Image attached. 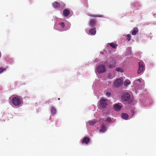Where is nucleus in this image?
<instances>
[{
	"instance_id": "nucleus-3",
	"label": "nucleus",
	"mask_w": 156,
	"mask_h": 156,
	"mask_svg": "<svg viewBox=\"0 0 156 156\" xmlns=\"http://www.w3.org/2000/svg\"><path fill=\"white\" fill-rule=\"evenodd\" d=\"M123 83V80L121 78L117 79L113 83V86L115 87L118 88L122 86Z\"/></svg>"
},
{
	"instance_id": "nucleus-26",
	"label": "nucleus",
	"mask_w": 156,
	"mask_h": 156,
	"mask_svg": "<svg viewBox=\"0 0 156 156\" xmlns=\"http://www.w3.org/2000/svg\"><path fill=\"white\" fill-rule=\"evenodd\" d=\"M106 121L108 122H110L111 121V119L110 118H107L106 119Z\"/></svg>"
},
{
	"instance_id": "nucleus-5",
	"label": "nucleus",
	"mask_w": 156,
	"mask_h": 156,
	"mask_svg": "<svg viewBox=\"0 0 156 156\" xmlns=\"http://www.w3.org/2000/svg\"><path fill=\"white\" fill-rule=\"evenodd\" d=\"M139 69L137 72L138 74L140 73L144 69V63L143 62H140L138 63Z\"/></svg>"
},
{
	"instance_id": "nucleus-17",
	"label": "nucleus",
	"mask_w": 156,
	"mask_h": 156,
	"mask_svg": "<svg viewBox=\"0 0 156 156\" xmlns=\"http://www.w3.org/2000/svg\"><path fill=\"white\" fill-rule=\"evenodd\" d=\"M131 82L129 80H126L124 83V85L125 86H127L130 84Z\"/></svg>"
},
{
	"instance_id": "nucleus-7",
	"label": "nucleus",
	"mask_w": 156,
	"mask_h": 156,
	"mask_svg": "<svg viewBox=\"0 0 156 156\" xmlns=\"http://www.w3.org/2000/svg\"><path fill=\"white\" fill-rule=\"evenodd\" d=\"M116 64V62L115 60L112 58L111 60L109 63V65L108 66L109 68H114Z\"/></svg>"
},
{
	"instance_id": "nucleus-27",
	"label": "nucleus",
	"mask_w": 156,
	"mask_h": 156,
	"mask_svg": "<svg viewBox=\"0 0 156 156\" xmlns=\"http://www.w3.org/2000/svg\"><path fill=\"white\" fill-rule=\"evenodd\" d=\"M111 95V94L110 92H107L106 93V95L108 97L110 96Z\"/></svg>"
},
{
	"instance_id": "nucleus-30",
	"label": "nucleus",
	"mask_w": 156,
	"mask_h": 156,
	"mask_svg": "<svg viewBox=\"0 0 156 156\" xmlns=\"http://www.w3.org/2000/svg\"><path fill=\"white\" fill-rule=\"evenodd\" d=\"M132 5L133 6H135V5L134 4H133Z\"/></svg>"
},
{
	"instance_id": "nucleus-21",
	"label": "nucleus",
	"mask_w": 156,
	"mask_h": 156,
	"mask_svg": "<svg viewBox=\"0 0 156 156\" xmlns=\"http://www.w3.org/2000/svg\"><path fill=\"white\" fill-rule=\"evenodd\" d=\"M96 122L95 120H93L90 122H89V124L90 125L93 126L95 124Z\"/></svg>"
},
{
	"instance_id": "nucleus-6",
	"label": "nucleus",
	"mask_w": 156,
	"mask_h": 156,
	"mask_svg": "<svg viewBox=\"0 0 156 156\" xmlns=\"http://www.w3.org/2000/svg\"><path fill=\"white\" fill-rule=\"evenodd\" d=\"M97 71L99 73H103L105 71V66L104 65H99L97 68Z\"/></svg>"
},
{
	"instance_id": "nucleus-19",
	"label": "nucleus",
	"mask_w": 156,
	"mask_h": 156,
	"mask_svg": "<svg viewBox=\"0 0 156 156\" xmlns=\"http://www.w3.org/2000/svg\"><path fill=\"white\" fill-rule=\"evenodd\" d=\"M51 112L52 114H55L56 112V110L54 107H51Z\"/></svg>"
},
{
	"instance_id": "nucleus-13",
	"label": "nucleus",
	"mask_w": 156,
	"mask_h": 156,
	"mask_svg": "<svg viewBox=\"0 0 156 156\" xmlns=\"http://www.w3.org/2000/svg\"><path fill=\"white\" fill-rule=\"evenodd\" d=\"M106 129V127L105 125L104 124H102L101 126V129L100 130V132H104Z\"/></svg>"
},
{
	"instance_id": "nucleus-15",
	"label": "nucleus",
	"mask_w": 156,
	"mask_h": 156,
	"mask_svg": "<svg viewBox=\"0 0 156 156\" xmlns=\"http://www.w3.org/2000/svg\"><path fill=\"white\" fill-rule=\"evenodd\" d=\"M121 117L124 119L127 120L129 118V116L126 113H122Z\"/></svg>"
},
{
	"instance_id": "nucleus-24",
	"label": "nucleus",
	"mask_w": 156,
	"mask_h": 156,
	"mask_svg": "<svg viewBox=\"0 0 156 156\" xmlns=\"http://www.w3.org/2000/svg\"><path fill=\"white\" fill-rule=\"evenodd\" d=\"M59 24L61 25L62 28H64L65 26V23L63 22H61L59 23Z\"/></svg>"
},
{
	"instance_id": "nucleus-10",
	"label": "nucleus",
	"mask_w": 156,
	"mask_h": 156,
	"mask_svg": "<svg viewBox=\"0 0 156 156\" xmlns=\"http://www.w3.org/2000/svg\"><path fill=\"white\" fill-rule=\"evenodd\" d=\"M96 20L92 19L90 20L89 24L91 27H93L96 25Z\"/></svg>"
},
{
	"instance_id": "nucleus-20",
	"label": "nucleus",
	"mask_w": 156,
	"mask_h": 156,
	"mask_svg": "<svg viewBox=\"0 0 156 156\" xmlns=\"http://www.w3.org/2000/svg\"><path fill=\"white\" fill-rule=\"evenodd\" d=\"M89 16H90V17H102V16L101 15H89Z\"/></svg>"
},
{
	"instance_id": "nucleus-2",
	"label": "nucleus",
	"mask_w": 156,
	"mask_h": 156,
	"mask_svg": "<svg viewBox=\"0 0 156 156\" xmlns=\"http://www.w3.org/2000/svg\"><path fill=\"white\" fill-rule=\"evenodd\" d=\"M122 100L123 101H129L130 100V94L126 92L123 93L121 98Z\"/></svg>"
},
{
	"instance_id": "nucleus-18",
	"label": "nucleus",
	"mask_w": 156,
	"mask_h": 156,
	"mask_svg": "<svg viewBox=\"0 0 156 156\" xmlns=\"http://www.w3.org/2000/svg\"><path fill=\"white\" fill-rule=\"evenodd\" d=\"M109 45L111 47H112L114 48H116V47L117 46V45L115 44L114 43H110L109 44Z\"/></svg>"
},
{
	"instance_id": "nucleus-16",
	"label": "nucleus",
	"mask_w": 156,
	"mask_h": 156,
	"mask_svg": "<svg viewBox=\"0 0 156 156\" xmlns=\"http://www.w3.org/2000/svg\"><path fill=\"white\" fill-rule=\"evenodd\" d=\"M138 32V30L137 28L135 27L133 29L132 34L133 35H135Z\"/></svg>"
},
{
	"instance_id": "nucleus-22",
	"label": "nucleus",
	"mask_w": 156,
	"mask_h": 156,
	"mask_svg": "<svg viewBox=\"0 0 156 156\" xmlns=\"http://www.w3.org/2000/svg\"><path fill=\"white\" fill-rule=\"evenodd\" d=\"M116 70L118 72H120L121 73H122L123 71L122 69L121 68H117Z\"/></svg>"
},
{
	"instance_id": "nucleus-9",
	"label": "nucleus",
	"mask_w": 156,
	"mask_h": 156,
	"mask_svg": "<svg viewBox=\"0 0 156 156\" xmlns=\"http://www.w3.org/2000/svg\"><path fill=\"white\" fill-rule=\"evenodd\" d=\"M90 141V138L88 137H86L83 139L82 141V144H87L89 143Z\"/></svg>"
},
{
	"instance_id": "nucleus-12",
	"label": "nucleus",
	"mask_w": 156,
	"mask_h": 156,
	"mask_svg": "<svg viewBox=\"0 0 156 156\" xmlns=\"http://www.w3.org/2000/svg\"><path fill=\"white\" fill-rule=\"evenodd\" d=\"M52 5L53 7L56 8L59 7L60 6V4L59 2H55L52 3Z\"/></svg>"
},
{
	"instance_id": "nucleus-32",
	"label": "nucleus",
	"mask_w": 156,
	"mask_h": 156,
	"mask_svg": "<svg viewBox=\"0 0 156 156\" xmlns=\"http://www.w3.org/2000/svg\"><path fill=\"white\" fill-rule=\"evenodd\" d=\"M110 74H111L109 73V75H110Z\"/></svg>"
},
{
	"instance_id": "nucleus-31",
	"label": "nucleus",
	"mask_w": 156,
	"mask_h": 156,
	"mask_svg": "<svg viewBox=\"0 0 156 156\" xmlns=\"http://www.w3.org/2000/svg\"><path fill=\"white\" fill-rule=\"evenodd\" d=\"M58 100H60V98H58Z\"/></svg>"
},
{
	"instance_id": "nucleus-1",
	"label": "nucleus",
	"mask_w": 156,
	"mask_h": 156,
	"mask_svg": "<svg viewBox=\"0 0 156 156\" xmlns=\"http://www.w3.org/2000/svg\"><path fill=\"white\" fill-rule=\"evenodd\" d=\"M12 102L15 106H18L21 103L22 100L21 97L17 96H15L12 97Z\"/></svg>"
},
{
	"instance_id": "nucleus-11",
	"label": "nucleus",
	"mask_w": 156,
	"mask_h": 156,
	"mask_svg": "<svg viewBox=\"0 0 156 156\" xmlns=\"http://www.w3.org/2000/svg\"><path fill=\"white\" fill-rule=\"evenodd\" d=\"M89 32L91 34L94 35L96 33V29L95 27L89 30Z\"/></svg>"
},
{
	"instance_id": "nucleus-23",
	"label": "nucleus",
	"mask_w": 156,
	"mask_h": 156,
	"mask_svg": "<svg viewBox=\"0 0 156 156\" xmlns=\"http://www.w3.org/2000/svg\"><path fill=\"white\" fill-rule=\"evenodd\" d=\"M131 36L130 34H128L127 35L126 39L128 41H129L130 40Z\"/></svg>"
},
{
	"instance_id": "nucleus-14",
	"label": "nucleus",
	"mask_w": 156,
	"mask_h": 156,
	"mask_svg": "<svg viewBox=\"0 0 156 156\" xmlns=\"http://www.w3.org/2000/svg\"><path fill=\"white\" fill-rule=\"evenodd\" d=\"M114 108L115 110L119 111L121 108V106L119 104H115L114 105Z\"/></svg>"
},
{
	"instance_id": "nucleus-4",
	"label": "nucleus",
	"mask_w": 156,
	"mask_h": 156,
	"mask_svg": "<svg viewBox=\"0 0 156 156\" xmlns=\"http://www.w3.org/2000/svg\"><path fill=\"white\" fill-rule=\"evenodd\" d=\"M107 100L102 98L99 101V106L102 108H105L107 105Z\"/></svg>"
},
{
	"instance_id": "nucleus-28",
	"label": "nucleus",
	"mask_w": 156,
	"mask_h": 156,
	"mask_svg": "<svg viewBox=\"0 0 156 156\" xmlns=\"http://www.w3.org/2000/svg\"><path fill=\"white\" fill-rule=\"evenodd\" d=\"M135 4H136L137 5H138V3H135Z\"/></svg>"
},
{
	"instance_id": "nucleus-29",
	"label": "nucleus",
	"mask_w": 156,
	"mask_h": 156,
	"mask_svg": "<svg viewBox=\"0 0 156 156\" xmlns=\"http://www.w3.org/2000/svg\"><path fill=\"white\" fill-rule=\"evenodd\" d=\"M137 80L138 81H140V79H138Z\"/></svg>"
},
{
	"instance_id": "nucleus-8",
	"label": "nucleus",
	"mask_w": 156,
	"mask_h": 156,
	"mask_svg": "<svg viewBox=\"0 0 156 156\" xmlns=\"http://www.w3.org/2000/svg\"><path fill=\"white\" fill-rule=\"evenodd\" d=\"M70 13V11L68 9H65L63 11V15L65 17L68 16Z\"/></svg>"
},
{
	"instance_id": "nucleus-25",
	"label": "nucleus",
	"mask_w": 156,
	"mask_h": 156,
	"mask_svg": "<svg viewBox=\"0 0 156 156\" xmlns=\"http://www.w3.org/2000/svg\"><path fill=\"white\" fill-rule=\"evenodd\" d=\"M6 69L5 68H3L2 67H1L0 68V73H2L4 70H5Z\"/></svg>"
}]
</instances>
